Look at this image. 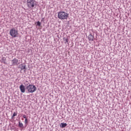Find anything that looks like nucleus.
I'll use <instances>...</instances> for the list:
<instances>
[{
  "label": "nucleus",
  "instance_id": "obj_5",
  "mask_svg": "<svg viewBox=\"0 0 131 131\" xmlns=\"http://www.w3.org/2000/svg\"><path fill=\"white\" fill-rule=\"evenodd\" d=\"M18 68L20 70V73H25L26 72V66L24 64V63H21L19 65Z\"/></svg>",
  "mask_w": 131,
  "mask_h": 131
},
{
  "label": "nucleus",
  "instance_id": "obj_15",
  "mask_svg": "<svg viewBox=\"0 0 131 131\" xmlns=\"http://www.w3.org/2000/svg\"><path fill=\"white\" fill-rule=\"evenodd\" d=\"M23 117L24 118H25V119H26V115H23Z\"/></svg>",
  "mask_w": 131,
  "mask_h": 131
},
{
  "label": "nucleus",
  "instance_id": "obj_14",
  "mask_svg": "<svg viewBox=\"0 0 131 131\" xmlns=\"http://www.w3.org/2000/svg\"><path fill=\"white\" fill-rule=\"evenodd\" d=\"M15 116H17V113H14L12 116V117H15Z\"/></svg>",
  "mask_w": 131,
  "mask_h": 131
},
{
  "label": "nucleus",
  "instance_id": "obj_6",
  "mask_svg": "<svg viewBox=\"0 0 131 131\" xmlns=\"http://www.w3.org/2000/svg\"><path fill=\"white\" fill-rule=\"evenodd\" d=\"M11 62L13 66H15V65H18V64H19V61L16 58H14L13 59H12Z\"/></svg>",
  "mask_w": 131,
  "mask_h": 131
},
{
  "label": "nucleus",
  "instance_id": "obj_13",
  "mask_svg": "<svg viewBox=\"0 0 131 131\" xmlns=\"http://www.w3.org/2000/svg\"><path fill=\"white\" fill-rule=\"evenodd\" d=\"M28 122V120L27 119V118H26L25 120V123L26 124H27Z\"/></svg>",
  "mask_w": 131,
  "mask_h": 131
},
{
  "label": "nucleus",
  "instance_id": "obj_2",
  "mask_svg": "<svg viewBox=\"0 0 131 131\" xmlns=\"http://www.w3.org/2000/svg\"><path fill=\"white\" fill-rule=\"evenodd\" d=\"M36 1L35 0H27V6L28 8H30L31 9L32 8H34L35 6H36Z\"/></svg>",
  "mask_w": 131,
  "mask_h": 131
},
{
  "label": "nucleus",
  "instance_id": "obj_9",
  "mask_svg": "<svg viewBox=\"0 0 131 131\" xmlns=\"http://www.w3.org/2000/svg\"><path fill=\"white\" fill-rule=\"evenodd\" d=\"M60 125H61V127L62 128L66 127V126H67V124L66 123H61Z\"/></svg>",
  "mask_w": 131,
  "mask_h": 131
},
{
  "label": "nucleus",
  "instance_id": "obj_10",
  "mask_svg": "<svg viewBox=\"0 0 131 131\" xmlns=\"http://www.w3.org/2000/svg\"><path fill=\"white\" fill-rule=\"evenodd\" d=\"M19 127H20V128H23V123L19 122Z\"/></svg>",
  "mask_w": 131,
  "mask_h": 131
},
{
  "label": "nucleus",
  "instance_id": "obj_4",
  "mask_svg": "<svg viewBox=\"0 0 131 131\" xmlns=\"http://www.w3.org/2000/svg\"><path fill=\"white\" fill-rule=\"evenodd\" d=\"M28 93H34L36 91V87L34 85L30 84L27 86Z\"/></svg>",
  "mask_w": 131,
  "mask_h": 131
},
{
  "label": "nucleus",
  "instance_id": "obj_1",
  "mask_svg": "<svg viewBox=\"0 0 131 131\" xmlns=\"http://www.w3.org/2000/svg\"><path fill=\"white\" fill-rule=\"evenodd\" d=\"M69 14L64 11H60L58 13V18L60 20H67Z\"/></svg>",
  "mask_w": 131,
  "mask_h": 131
},
{
  "label": "nucleus",
  "instance_id": "obj_3",
  "mask_svg": "<svg viewBox=\"0 0 131 131\" xmlns=\"http://www.w3.org/2000/svg\"><path fill=\"white\" fill-rule=\"evenodd\" d=\"M9 34L12 37H18V30L14 28L10 30Z\"/></svg>",
  "mask_w": 131,
  "mask_h": 131
},
{
  "label": "nucleus",
  "instance_id": "obj_11",
  "mask_svg": "<svg viewBox=\"0 0 131 131\" xmlns=\"http://www.w3.org/2000/svg\"><path fill=\"white\" fill-rule=\"evenodd\" d=\"M63 40L64 41L65 43L68 42V38H63Z\"/></svg>",
  "mask_w": 131,
  "mask_h": 131
},
{
  "label": "nucleus",
  "instance_id": "obj_8",
  "mask_svg": "<svg viewBox=\"0 0 131 131\" xmlns=\"http://www.w3.org/2000/svg\"><path fill=\"white\" fill-rule=\"evenodd\" d=\"M95 38V37L92 35V34H90L88 36V39L89 40V41H94V39Z\"/></svg>",
  "mask_w": 131,
  "mask_h": 131
},
{
  "label": "nucleus",
  "instance_id": "obj_7",
  "mask_svg": "<svg viewBox=\"0 0 131 131\" xmlns=\"http://www.w3.org/2000/svg\"><path fill=\"white\" fill-rule=\"evenodd\" d=\"M19 90L21 93H25V86L23 84H21L19 86Z\"/></svg>",
  "mask_w": 131,
  "mask_h": 131
},
{
  "label": "nucleus",
  "instance_id": "obj_12",
  "mask_svg": "<svg viewBox=\"0 0 131 131\" xmlns=\"http://www.w3.org/2000/svg\"><path fill=\"white\" fill-rule=\"evenodd\" d=\"M40 25H41V24L40 23V22L37 21V26H40Z\"/></svg>",
  "mask_w": 131,
  "mask_h": 131
}]
</instances>
